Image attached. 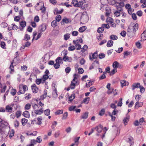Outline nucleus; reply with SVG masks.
I'll use <instances>...</instances> for the list:
<instances>
[{
  "label": "nucleus",
  "mask_w": 146,
  "mask_h": 146,
  "mask_svg": "<svg viewBox=\"0 0 146 146\" xmlns=\"http://www.w3.org/2000/svg\"><path fill=\"white\" fill-rule=\"evenodd\" d=\"M75 98V96L74 94H73L69 96V97L68 102L69 103V102H70V103H71Z\"/></svg>",
  "instance_id": "nucleus-24"
},
{
  "label": "nucleus",
  "mask_w": 146,
  "mask_h": 146,
  "mask_svg": "<svg viewBox=\"0 0 146 146\" xmlns=\"http://www.w3.org/2000/svg\"><path fill=\"white\" fill-rule=\"evenodd\" d=\"M86 29L85 26H82L80 27L78 30V31L80 33H82L86 30Z\"/></svg>",
  "instance_id": "nucleus-31"
},
{
  "label": "nucleus",
  "mask_w": 146,
  "mask_h": 146,
  "mask_svg": "<svg viewBox=\"0 0 146 146\" xmlns=\"http://www.w3.org/2000/svg\"><path fill=\"white\" fill-rule=\"evenodd\" d=\"M33 141H32V143L36 144V143H40L42 141V139L41 137L40 136H39L36 138V140L35 139H32Z\"/></svg>",
  "instance_id": "nucleus-12"
},
{
  "label": "nucleus",
  "mask_w": 146,
  "mask_h": 146,
  "mask_svg": "<svg viewBox=\"0 0 146 146\" xmlns=\"http://www.w3.org/2000/svg\"><path fill=\"white\" fill-rule=\"evenodd\" d=\"M77 41H73V42L75 45V48H76L77 50H78L81 49V46Z\"/></svg>",
  "instance_id": "nucleus-7"
},
{
  "label": "nucleus",
  "mask_w": 146,
  "mask_h": 146,
  "mask_svg": "<svg viewBox=\"0 0 146 146\" xmlns=\"http://www.w3.org/2000/svg\"><path fill=\"white\" fill-rule=\"evenodd\" d=\"M78 3V1L77 0H73L71 3L73 4L74 6L75 7H76Z\"/></svg>",
  "instance_id": "nucleus-61"
},
{
  "label": "nucleus",
  "mask_w": 146,
  "mask_h": 146,
  "mask_svg": "<svg viewBox=\"0 0 146 146\" xmlns=\"http://www.w3.org/2000/svg\"><path fill=\"white\" fill-rule=\"evenodd\" d=\"M88 115V112H85L81 115V118L82 119H86L87 118Z\"/></svg>",
  "instance_id": "nucleus-29"
},
{
  "label": "nucleus",
  "mask_w": 146,
  "mask_h": 146,
  "mask_svg": "<svg viewBox=\"0 0 146 146\" xmlns=\"http://www.w3.org/2000/svg\"><path fill=\"white\" fill-rule=\"evenodd\" d=\"M46 26L45 24H42L39 27V32L42 33L44 32L46 29Z\"/></svg>",
  "instance_id": "nucleus-6"
},
{
  "label": "nucleus",
  "mask_w": 146,
  "mask_h": 146,
  "mask_svg": "<svg viewBox=\"0 0 146 146\" xmlns=\"http://www.w3.org/2000/svg\"><path fill=\"white\" fill-rule=\"evenodd\" d=\"M53 96L54 98H56L57 96V90H55L52 92Z\"/></svg>",
  "instance_id": "nucleus-63"
},
{
  "label": "nucleus",
  "mask_w": 146,
  "mask_h": 146,
  "mask_svg": "<svg viewBox=\"0 0 146 146\" xmlns=\"http://www.w3.org/2000/svg\"><path fill=\"white\" fill-rule=\"evenodd\" d=\"M9 68L11 70V71L10 72V74H12L14 72V67L13 65V62H12L11 63Z\"/></svg>",
  "instance_id": "nucleus-27"
},
{
  "label": "nucleus",
  "mask_w": 146,
  "mask_h": 146,
  "mask_svg": "<svg viewBox=\"0 0 146 146\" xmlns=\"http://www.w3.org/2000/svg\"><path fill=\"white\" fill-rule=\"evenodd\" d=\"M90 100V98L87 97L84 99L82 103L87 104L89 102Z\"/></svg>",
  "instance_id": "nucleus-35"
},
{
  "label": "nucleus",
  "mask_w": 146,
  "mask_h": 146,
  "mask_svg": "<svg viewBox=\"0 0 146 146\" xmlns=\"http://www.w3.org/2000/svg\"><path fill=\"white\" fill-rule=\"evenodd\" d=\"M17 91L15 89H12L11 93L13 96H14L15 95Z\"/></svg>",
  "instance_id": "nucleus-62"
},
{
  "label": "nucleus",
  "mask_w": 146,
  "mask_h": 146,
  "mask_svg": "<svg viewBox=\"0 0 146 146\" xmlns=\"http://www.w3.org/2000/svg\"><path fill=\"white\" fill-rule=\"evenodd\" d=\"M105 73H106L105 72H103V74L99 78L100 80L104 79L106 78V76L105 75Z\"/></svg>",
  "instance_id": "nucleus-50"
},
{
  "label": "nucleus",
  "mask_w": 146,
  "mask_h": 146,
  "mask_svg": "<svg viewBox=\"0 0 146 146\" xmlns=\"http://www.w3.org/2000/svg\"><path fill=\"white\" fill-rule=\"evenodd\" d=\"M70 37V34L68 33H67L64 35V39L65 40H68Z\"/></svg>",
  "instance_id": "nucleus-41"
},
{
  "label": "nucleus",
  "mask_w": 146,
  "mask_h": 146,
  "mask_svg": "<svg viewBox=\"0 0 146 146\" xmlns=\"http://www.w3.org/2000/svg\"><path fill=\"white\" fill-rule=\"evenodd\" d=\"M75 49V46H71L68 47V50L70 51H72L74 50Z\"/></svg>",
  "instance_id": "nucleus-56"
},
{
  "label": "nucleus",
  "mask_w": 146,
  "mask_h": 146,
  "mask_svg": "<svg viewBox=\"0 0 146 146\" xmlns=\"http://www.w3.org/2000/svg\"><path fill=\"white\" fill-rule=\"evenodd\" d=\"M97 129V131L98 133H100L101 132L102 130L103 126L101 125L97 126L95 127Z\"/></svg>",
  "instance_id": "nucleus-25"
},
{
  "label": "nucleus",
  "mask_w": 146,
  "mask_h": 146,
  "mask_svg": "<svg viewBox=\"0 0 146 146\" xmlns=\"http://www.w3.org/2000/svg\"><path fill=\"white\" fill-rule=\"evenodd\" d=\"M105 113V110L104 109H102L100 111L99 115L100 116H102Z\"/></svg>",
  "instance_id": "nucleus-47"
},
{
  "label": "nucleus",
  "mask_w": 146,
  "mask_h": 146,
  "mask_svg": "<svg viewBox=\"0 0 146 146\" xmlns=\"http://www.w3.org/2000/svg\"><path fill=\"white\" fill-rule=\"evenodd\" d=\"M122 98H120L117 104V106H121L122 105Z\"/></svg>",
  "instance_id": "nucleus-51"
},
{
  "label": "nucleus",
  "mask_w": 146,
  "mask_h": 146,
  "mask_svg": "<svg viewBox=\"0 0 146 146\" xmlns=\"http://www.w3.org/2000/svg\"><path fill=\"white\" fill-rule=\"evenodd\" d=\"M99 58L100 59H102L105 58V55L104 53H101L98 55Z\"/></svg>",
  "instance_id": "nucleus-60"
},
{
  "label": "nucleus",
  "mask_w": 146,
  "mask_h": 146,
  "mask_svg": "<svg viewBox=\"0 0 146 146\" xmlns=\"http://www.w3.org/2000/svg\"><path fill=\"white\" fill-rule=\"evenodd\" d=\"M104 30V29L102 27L98 28L97 31L99 33H102Z\"/></svg>",
  "instance_id": "nucleus-54"
},
{
  "label": "nucleus",
  "mask_w": 146,
  "mask_h": 146,
  "mask_svg": "<svg viewBox=\"0 0 146 146\" xmlns=\"http://www.w3.org/2000/svg\"><path fill=\"white\" fill-rule=\"evenodd\" d=\"M31 107V104H27L25 106V109L26 110H29Z\"/></svg>",
  "instance_id": "nucleus-48"
},
{
  "label": "nucleus",
  "mask_w": 146,
  "mask_h": 146,
  "mask_svg": "<svg viewBox=\"0 0 146 146\" xmlns=\"http://www.w3.org/2000/svg\"><path fill=\"white\" fill-rule=\"evenodd\" d=\"M129 116L128 114H127L126 117L123 119V121L125 125H126L127 124V123L129 120Z\"/></svg>",
  "instance_id": "nucleus-20"
},
{
  "label": "nucleus",
  "mask_w": 146,
  "mask_h": 146,
  "mask_svg": "<svg viewBox=\"0 0 146 146\" xmlns=\"http://www.w3.org/2000/svg\"><path fill=\"white\" fill-rule=\"evenodd\" d=\"M93 83V82L90 81H89V82L88 83V84H87L86 83V87L87 88H88L90 87V86H91L92 84Z\"/></svg>",
  "instance_id": "nucleus-57"
},
{
  "label": "nucleus",
  "mask_w": 146,
  "mask_h": 146,
  "mask_svg": "<svg viewBox=\"0 0 146 146\" xmlns=\"http://www.w3.org/2000/svg\"><path fill=\"white\" fill-rule=\"evenodd\" d=\"M36 124L38 125H40L41 123V121L42 119V117L41 116H40L39 117L36 118Z\"/></svg>",
  "instance_id": "nucleus-15"
},
{
  "label": "nucleus",
  "mask_w": 146,
  "mask_h": 146,
  "mask_svg": "<svg viewBox=\"0 0 146 146\" xmlns=\"http://www.w3.org/2000/svg\"><path fill=\"white\" fill-rule=\"evenodd\" d=\"M31 88L33 92L34 93H36L38 91V88L37 87L35 84L31 86Z\"/></svg>",
  "instance_id": "nucleus-8"
},
{
  "label": "nucleus",
  "mask_w": 146,
  "mask_h": 146,
  "mask_svg": "<svg viewBox=\"0 0 146 146\" xmlns=\"http://www.w3.org/2000/svg\"><path fill=\"white\" fill-rule=\"evenodd\" d=\"M127 141L129 142L131 145H132L133 143V138L132 137H129L128 138Z\"/></svg>",
  "instance_id": "nucleus-37"
},
{
  "label": "nucleus",
  "mask_w": 146,
  "mask_h": 146,
  "mask_svg": "<svg viewBox=\"0 0 146 146\" xmlns=\"http://www.w3.org/2000/svg\"><path fill=\"white\" fill-rule=\"evenodd\" d=\"M30 39V35L28 34H26L23 40H25L27 41V40Z\"/></svg>",
  "instance_id": "nucleus-49"
},
{
  "label": "nucleus",
  "mask_w": 146,
  "mask_h": 146,
  "mask_svg": "<svg viewBox=\"0 0 146 146\" xmlns=\"http://www.w3.org/2000/svg\"><path fill=\"white\" fill-rule=\"evenodd\" d=\"M57 123L56 121H54L52 123V125H51V127L52 129L54 130L56 126L57 125Z\"/></svg>",
  "instance_id": "nucleus-43"
},
{
  "label": "nucleus",
  "mask_w": 146,
  "mask_h": 146,
  "mask_svg": "<svg viewBox=\"0 0 146 146\" xmlns=\"http://www.w3.org/2000/svg\"><path fill=\"white\" fill-rule=\"evenodd\" d=\"M120 83L122 87H123L124 86H125L126 85H128L129 84V83L125 80H121Z\"/></svg>",
  "instance_id": "nucleus-19"
},
{
  "label": "nucleus",
  "mask_w": 146,
  "mask_h": 146,
  "mask_svg": "<svg viewBox=\"0 0 146 146\" xmlns=\"http://www.w3.org/2000/svg\"><path fill=\"white\" fill-rule=\"evenodd\" d=\"M133 32H135L138 29V25L137 24H136L133 26Z\"/></svg>",
  "instance_id": "nucleus-32"
},
{
  "label": "nucleus",
  "mask_w": 146,
  "mask_h": 146,
  "mask_svg": "<svg viewBox=\"0 0 146 146\" xmlns=\"http://www.w3.org/2000/svg\"><path fill=\"white\" fill-rule=\"evenodd\" d=\"M31 43L29 42H27L25 43L24 45L23 46L20 48V50L23 51V50L25 48V47H28L30 46Z\"/></svg>",
  "instance_id": "nucleus-10"
},
{
  "label": "nucleus",
  "mask_w": 146,
  "mask_h": 146,
  "mask_svg": "<svg viewBox=\"0 0 146 146\" xmlns=\"http://www.w3.org/2000/svg\"><path fill=\"white\" fill-rule=\"evenodd\" d=\"M112 66L113 68L117 69L119 66L120 67L121 65H120L118 62L116 61H115L113 63Z\"/></svg>",
  "instance_id": "nucleus-21"
},
{
  "label": "nucleus",
  "mask_w": 146,
  "mask_h": 146,
  "mask_svg": "<svg viewBox=\"0 0 146 146\" xmlns=\"http://www.w3.org/2000/svg\"><path fill=\"white\" fill-rule=\"evenodd\" d=\"M14 104L12 103L6 106L5 110L8 112L11 113L13 111V107Z\"/></svg>",
  "instance_id": "nucleus-5"
},
{
  "label": "nucleus",
  "mask_w": 146,
  "mask_h": 146,
  "mask_svg": "<svg viewBox=\"0 0 146 146\" xmlns=\"http://www.w3.org/2000/svg\"><path fill=\"white\" fill-rule=\"evenodd\" d=\"M35 82L37 85H39L41 83H42V78L36 79V80Z\"/></svg>",
  "instance_id": "nucleus-38"
},
{
  "label": "nucleus",
  "mask_w": 146,
  "mask_h": 146,
  "mask_svg": "<svg viewBox=\"0 0 146 146\" xmlns=\"http://www.w3.org/2000/svg\"><path fill=\"white\" fill-rule=\"evenodd\" d=\"M78 74H74L73 75L74 78L71 82V84L70 85V88H68L66 90L67 91L70 90V88L73 89L75 88L76 84L77 82V78L78 76Z\"/></svg>",
  "instance_id": "nucleus-2"
},
{
  "label": "nucleus",
  "mask_w": 146,
  "mask_h": 146,
  "mask_svg": "<svg viewBox=\"0 0 146 146\" xmlns=\"http://www.w3.org/2000/svg\"><path fill=\"white\" fill-rule=\"evenodd\" d=\"M60 132L59 131H56L54 134V136L56 138L58 137L60 135Z\"/></svg>",
  "instance_id": "nucleus-52"
},
{
  "label": "nucleus",
  "mask_w": 146,
  "mask_h": 146,
  "mask_svg": "<svg viewBox=\"0 0 146 146\" xmlns=\"http://www.w3.org/2000/svg\"><path fill=\"white\" fill-rule=\"evenodd\" d=\"M121 12L122 11H119V10H117L115 11L114 13V15L116 16L117 17H119L120 15Z\"/></svg>",
  "instance_id": "nucleus-33"
},
{
  "label": "nucleus",
  "mask_w": 146,
  "mask_h": 146,
  "mask_svg": "<svg viewBox=\"0 0 146 146\" xmlns=\"http://www.w3.org/2000/svg\"><path fill=\"white\" fill-rule=\"evenodd\" d=\"M21 111L20 110L17 111L16 112V116L17 118H19L21 115Z\"/></svg>",
  "instance_id": "nucleus-36"
},
{
  "label": "nucleus",
  "mask_w": 146,
  "mask_h": 146,
  "mask_svg": "<svg viewBox=\"0 0 146 146\" xmlns=\"http://www.w3.org/2000/svg\"><path fill=\"white\" fill-rule=\"evenodd\" d=\"M43 111L44 114L48 116L50 114V110L49 109Z\"/></svg>",
  "instance_id": "nucleus-40"
},
{
  "label": "nucleus",
  "mask_w": 146,
  "mask_h": 146,
  "mask_svg": "<svg viewBox=\"0 0 146 146\" xmlns=\"http://www.w3.org/2000/svg\"><path fill=\"white\" fill-rule=\"evenodd\" d=\"M131 54V52H128V51H126L124 52L123 53L124 56L123 58H125V56H127L128 55H130Z\"/></svg>",
  "instance_id": "nucleus-45"
},
{
  "label": "nucleus",
  "mask_w": 146,
  "mask_h": 146,
  "mask_svg": "<svg viewBox=\"0 0 146 146\" xmlns=\"http://www.w3.org/2000/svg\"><path fill=\"white\" fill-rule=\"evenodd\" d=\"M57 25L56 21L54 20L51 23V25L53 28H55Z\"/></svg>",
  "instance_id": "nucleus-34"
},
{
  "label": "nucleus",
  "mask_w": 146,
  "mask_h": 146,
  "mask_svg": "<svg viewBox=\"0 0 146 146\" xmlns=\"http://www.w3.org/2000/svg\"><path fill=\"white\" fill-rule=\"evenodd\" d=\"M115 3H116L115 5L117 9L121 11H123L122 7L124 5V3L122 2L120 3L115 2Z\"/></svg>",
  "instance_id": "nucleus-3"
},
{
  "label": "nucleus",
  "mask_w": 146,
  "mask_h": 146,
  "mask_svg": "<svg viewBox=\"0 0 146 146\" xmlns=\"http://www.w3.org/2000/svg\"><path fill=\"white\" fill-rule=\"evenodd\" d=\"M63 110H57L56 112L55 113V114L56 115H59L61 114L62 113H63Z\"/></svg>",
  "instance_id": "nucleus-59"
},
{
  "label": "nucleus",
  "mask_w": 146,
  "mask_h": 146,
  "mask_svg": "<svg viewBox=\"0 0 146 146\" xmlns=\"http://www.w3.org/2000/svg\"><path fill=\"white\" fill-rule=\"evenodd\" d=\"M76 106H72L69 108V110L70 111H75V109L76 108Z\"/></svg>",
  "instance_id": "nucleus-55"
},
{
  "label": "nucleus",
  "mask_w": 146,
  "mask_h": 146,
  "mask_svg": "<svg viewBox=\"0 0 146 146\" xmlns=\"http://www.w3.org/2000/svg\"><path fill=\"white\" fill-rule=\"evenodd\" d=\"M63 58L62 59L61 57H58L56 59L55 61L56 63L60 65L63 63Z\"/></svg>",
  "instance_id": "nucleus-14"
},
{
  "label": "nucleus",
  "mask_w": 146,
  "mask_h": 146,
  "mask_svg": "<svg viewBox=\"0 0 146 146\" xmlns=\"http://www.w3.org/2000/svg\"><path fill=\"white\" fill-rule=\"evenodd\" d=\"M26 22L25 21H22L20 23V25L21 27H20L19 29L21 30H22L26 26Z\"/></svg>",
  "instance_id": "nucleus-13"
},
{
  "label": "nucleus",
  "mask_w": 146,
  "mask_h": 146,
  "mask_svg": "<svg viewBox=\"0 0 146 146\" xmlns=\"http://www.w3.org/2000/svg\"><path fill=\"white\" fill-rule=\"evenodd\" d=\"M0 133L2 137H6L9 134L11 138L14 136L15 131L13 129L10 131L9 125L7 121L0 119Z\"/></svg>",
  "instance_id": "nucleus-1"
},
{
  "label": "nucleus",
  "mask_w": 146,
  "mask_h": 146,
  "mask_svg": "<svg viewBox=\"0 0 146 146\" xmlns=\"http://www.w3.org/2000/svg\"><path fill=\"white\" fill-rule=\"evenodd\" d=\"M27 120L25 118H23L21 119L22 125H25L27 122Z\"/></svg>",
  "instance_id": "nucleus-46"
},
{
  "label": "nucleus",
  "mask_w": 146,
  "mask_h": 146,
  "mask_svg": "<svg viewBox=\"0 0 146 146\" xmlns=\"http://www.w3.org/2000/svg\"><path fill=\"white\" fill-rule=\"evenodd\" d=\"M140 87V85L139 83H135L132 86V89L133 90H134L135 89L138 88Z\"/></svg>",
  "instance_id": "nucleus-18"
},
{
  "label": "nucleus",
  "mask_w": 146,
  "mask_h": 146,
  "mask_svg": "<svg viewBox=\"0 0 146 146\" xmlns=\"http://www.w3.org/2000/svg\"><path fill=\"white\" fill-rule=\"evenodd\" d=\"M31 105L34 110H36L38 108V105L32 102L31 103Z\"/></svg>",
  "instance_id": "nucleus-44"
},
{
  "label": "nucleus",
  "mask_w": 146,
  "mask_h": 146,
  "mask_svg": "<svg viewBox=\"0 0 146 146\" xmlns=\"http://www.w3.org/2000/svg\"><path fill=\"white\" fill-rule=\"evenodd\" d=\"M63 60L65 62H71L72 58L70 57H69L68 56H64L63 57Z\"/></svg>",
  "instance_id": "nucleus-11"
},
{
  "label": "nucleus",
  "mask_w": 146,
  "mask_h": 146,
  "mask_svg": "<svg viewBox=\"0 0 146 146\" xmlns=\"http://www.w3.org/2000/svg\"><path fill=\"white\" fill-rule=\"evenodd\" d=\"M110 38L111 40H117L118 38L116 35H112L110 36Z\"/></svg>",
  "instance_id": "nucleus-30"
},
{
  "label": "nucleus",
  "mask_w": 146,
  "mask_h": 146,
  "mask_svg": "<svg viewBox=\"0 0 146 146\" xmlns=\"http://www.w3.org/2000/svg\"><path fill=\"white\" fill-rule=\"evenodd\" d=\"M106 21L109 24L112 21H113V20L111 17H108L107 18Z\"/></svg>",
  "instance_id": "nucleus-53"
},
{
  "label": "nucleus",
  "mask_w": 146,
  "mask_h": 146,
  "mask_svg": "<svg viewBox=\"0 0 146 146\" xmlns=\"http://www.w3.org/2000/svg\"><path fill=\"white\" fill-rule=\"evenodd\" d=\"M97 53L98 52L97 51L95 52L92 55V57L91 56H90V59L91 60H92L93 59H96L98 57Z\"/></svg>",
  "instance_id": "nucleus-17"
},
{
  "label": "nucleus",
  "mask_w": 146,
  "mask_h": 146,
  "mask_svg": "<svg viewBox=\"0 0 146 146\" xmlns=\"http://www.w3.org/2000/svg\"><path fill=\"white\" fill-rule=\"evenodd\" d=\"M70 22L69 19L67 18H65L62 20V21L61 22V23L62 24L63 23H69Z\"/></svg>",
  "instance_id": "nucleus-39"
},
{
  "label": "nucleus",
  "mask_w": 146,
  "mask_h": 146,
  "mask_svg": "<svg viewBox=\"0 0 146 146\" xmlns=\"http://www.w3.org/2000/svg\"><path fill=\"white\" fill-rule=\"evenodd\" d=\"M113 42L111 40H109L107 43V46L108 47H110L113 46Z\"/></svg>",
  "instance_id": "nucleus-28"
},
{
  "label": "nucleus",
  "mask_w": 146,
  "mask_h": 146,
  "mask_svg": "<svg viewBox=\"0 0 146 146\" xmlns=\"http://www.w3.org/2000/svg\"><path fill=\"white\" fill-rule=\"evenodd\" d=\"M47 91L46 90H45L44 91L43 94L41 96L40 99L42 100H44L46 97L47 95Z\"/></svg>",
  "instance_id": "nucleus-23"
},
{
  "label": "nucleus",
  "mask_w": 146,
  "mask_h": 146,
  "mask_svg": "<svg viewBox=\"0 0 146 146\" xmlns=\"http://www.w3.org/2000/svg\"><path fill=\"white\" fill-rule=\"evenodd\" d=\"M84 3V2L83 1L78 2V3L77 4V5L76 6V7H81L82 9H84L85 7H82Z\"/></svg>",
  "instance_id": "nucleus-16"
},
{
  "label": "nucleus",
  "mask_w": 146,
  "mask_h": 146,
  "mask_svg": "<svg viewBox=\"0 0 146 146\" xmlns=\"http://www.w3.org/2000/svg\"><path fill=\"white\" fill-rule=\"evenodd\" d=\"M88 48V46L86 45H84L83 47L81 48V52H85Z\"/></svg>",
  "instance_id": "nucleus-42"
},
{
  "label": "nucleus",
  "mask_w": 146,
  "mask_h": 146,
  "mask_svg": "<svg viewBox=\"0 0 146 146\" xmlns=\"http://www.w3.org/2000/svg\"><path fill=\"white\" fill-rule=\"evenodd\" d=\"M141 38L142 40H146V29L141 34Z\"/></svg>",
  "instance_id": "nucleus-22"
},
{
  "label": "nucleus",
  "mask_w": 146,
  "mask_h": 146,
  "mask_svg": "<svg viewBox=\"0 0 146 146\" xmlns=\"http://www.w3.org/2000/svg\"><path fill=\"white\" fill-rule=\"evenodd\" d=\"M45 74L41 78L42 80V83H44L45 80H47L49 78L48 75L49 74V70L46 69L45 72Z\"/></svg>",
  "instance_id": "nucleus-4"
},
{
  "label": "nucleus",
  "mask_w": 146,
  "mask_h": 146,
  "mask_svg": "<svg viewBox=\"0 0 146 146\" xmlns=\"http://www.w3.org/2000/svg\"><path fill=\"white\" fill-rule=\"evenodd\" d=\"M71 68L70 67H66L65 69V72L67 74L69 73L70 71Z\"/></svg>",
  "instance_id": "nucleus-64"
},
{
  "label": "nucleus",
  "mask_w": 146,
  "mask_h": 146,
  "mask_svg": "<svg viewBox=\"0 0 146 146\" xmlns=\"http://www.w3.org/2000/svg\"><path fill=\"white\" fill-rule=\"evenodd\" d=\"M43 112V110L42 108L39 110H36L34 111V113L36 115H40Z\"/></svg>",
  "instance_id": "nucleus-9"
},
{
  "label": "nucleus",
  "mask_w": 146,
  "mask_h": 146,
  "mask_svg": "<svg viewBox=\"0 0 146 146\" xmlns=\"http://www.w3.org/2000/svg\"><path fill=\"white\" fill-rule=\"evenodd\" d=\"M14 125L15 127H17L19 126V123L17 120H16L14 121Z\"/></svg>",
  "instance_id": "nucleus-58"
},
{
  "label": "nucleus",
  "mask_w": 146,
  "mask_h": 146,
  "mask_svg": "<svg viewBox=\"0 0 146 146\" xmlns=\"http://www.w3.org/2000/svg\"><path fill=\"white\" fill-rule=\"evenodd\" d=\"M23 115L24 116V117L27 118H29L30 117V114L29 112L28 111H25Z\"/></svg>",
  "instance_id": "nucleus-26"
}]
</instances>
